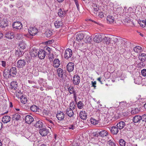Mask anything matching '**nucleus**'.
<instances>
[{
  "mask_svg": "<svg viewBox=\"0 0 146 146\" xmlns=\"http://www.w3.org/2000/svg\"><path fill=\"white\" fill-rule=\"evenodd\" d=\"M90 122L92 124L96 125L98 123V121L92 118L90 119Z\"/></svg>",
  "mask_w": 146,
  "mask_h": 146,
  "instance_id": "09e8293b",
  "label": "nucleus"
},
{
  "mask_svg": "<svg viewBox=\"0 0 146 146\" xmlns=\"http://www.w3.org/2000/svg\"><path fill=\"white\" fill-rule=\"evenodd\" d=\"M66 12V11H63L61 9H60L58 10V15L60 17H62L65 16Z\"/></svg>",
  "mask_w": 146,
  "mask_h": 146,
  "instance_id": "473e14b6",
  "label": "nucleus"
},
{
  "mask_svg": "<svg viewBox=\"0 0 146 146\" xmlns=\"http://www.w3.org/2000/svg\"><path fill=\"white\" fill-rule=\"evenodd\" d=\"M104 40L106 41V44H109L110 42H111V40L108 37H105L104 38Z\"/></svg>",
  "mask_w": 146,
  "mask_h": 146,
  "instance_id": "5fc2aeb1",
  "label": "nucleus"
},
{
  "mask_svg": "<svg viewBox=\"0 0 146 146\" xmlns=\"http://www.w3.org/2000/svg\"><path fill=\"white\" fill-rule=\"evenodd\" d=\"M141 78L139 76H136L135 77H134V81L135 84H139L141 82Z\"/></svg>",
  "mask_w": 146,
  "mask_h": 146,
  "instance_id": "c756f323",
  "label": "nucleus"
},
{
  "mask_svg": "<svg viewBox=\"0 0 146 146\" xmlns=\"http://www.w3.org/2000/svg\"><path fill=\"white\" fill-rule=\"evenodd\" d=\"M12 25L14 28L20 30L22 27V24L19 22H15Z\"/></svg>",
  "mask_w": 146,
  "mask_h": 146,
  "instance_id": "ddd939ff",
  "label": "nucleus"
},
{
  "mask_svg": "<svg viewBox=\"0 0 146 146\" xmlns=\"http://www.w3.org/2000/svg\"><path fill=\"white\" fill-rule=\"evenodd\" d=\"M57 72L59 77H62L63 73V70L61 68H59L57 69Z\"/></svg>",
  "mask_w": 146,
  "mask_h": 146,
  "instance_id": "a19ab883",
  "label": "nucleus"
},
{
  "mask_svg": "<svg viewBox=\"0 0 146 146\" xmlns=\"http://www.w3.org/2000/svg\"><path fill=\"white\" fill-rule=\"evenodd\" d=\"M28 32L31 35L33 36L37 33L38 31L35 27H31L29 29Z\"/></svg>",
  "mask_w": 146,
  "mask_h": 146,
  "instance_id": "423d86ee",
  "label": "nucleus"
},
{
  "mask_svg": "<svg viewBox=\"0 0 146 146\" xmlns=\"http://www.w3.org/2000/svg\"><path fill=\"white\" fill-rule=\"evenodd\" d=\"M46 120L47 121L46 122L48 125L49 126L48 127L51 129V127H52L54 125L55 123V121L52 119L49 118H46Z\"/></svg>",
  "mask_w": 146,
  "mask_h": 146,
  "instance_id": "6e6552de",
  "label": "nucleus"
},
{
  "mask_svg": "<svg viewBox=\"0 0 146 146\" xmlns=\"http://www.w3.org/2000/svg\"><path fill=\"white\" fill-rule=\"evenodd\" d=\"M34 120V119L31 116L27 115L25 117V121L28 124H31Z\"/></svg>",
  "mask_w": 146,
  "mask_h": 146,
  "instance_id": "a211bd4d",
  "label": "nucleus"
},
{
  "mask_svg": "<svg viewBox=\"0 0 146 146\" xmlns=\"http://www.w3.org/2000/svg\"><path fill=\"white\" fill-rule=\"evenodd\" d=\"M102 40V35L99 34L96 35L94 38V41L97 43H99L101 42Z\"/></svg>",
  "mask_w": 146,
  "mask_h": 146,
  "instance_id": "9b49d317",
  "label": "nucleus"
},
{
  "mask_svg": "<svg viewBox=\"0 0 146 146\" xmlns=\"http://www.w3.org/2000/svg\"><path fill=\"white\" fill-rule=\"evenodd\" d=\"M56 117L59 120L62 121L64 118V114L62 112L60 111L57 113Z\"/></svg>",
  "mask_w": 146,
  "mask_h": 146,
  "instance_id": "2eb2a0df",
  "label": "nucleus"
},
{
  "mask_svg": "<svg viewBox=\"0 0 146 146\" xmlns=\"http://www.w3.org/2000/svg\"><path fill=\"white\" fill-rule=\"evenodd\" d=\"M92 86L94 87V88H95L96 87V81H94L93 82V81L92 82Z\"/></svg>",
  "mask_w": 146,
  "mask_h": 146,
  "instance_id": "0e129e2a",
  "label": "nucleus"
},
{
  "mask_svg": "<svg viewBox=\"0 0 146 146\" xmlns=\"http://www.w3.org/2000/svg\"><path fill=\"white\" fill-rule=\"evenodd\" d=\"M38 52V50L35 49L31 50L29 52L30 55L33 57L36 56L37 55Z\"/></svg>",
  "mask_w": 146,
  "mask_h": 146,
  "instance_id": "b1692460",
  "label": "nucleus"
},
{
  "mask_svg": "<svg viewBox=\"0 0 146 146\" xmlns=\"http://www.w3.org/2000/svg\"><path fill=\"white\" fill-rule=\"evenodd\" d=\"M21 103L23 104L26 103L27 101V99L26 97L22 96L21 98Z\"/></svg>",
  "mask_w": 146,
  "mask_h": 146,
  "instance_id": "c03bdc74",
  "label": "nucleus"
},
{
  "mask_svg": "<svg viewBox=\"0 0 146 146\" xmlns=\"http://www.w3.org/2000/svg\"><path fill=\"white\" fill-rule=\"evenodd\" d=\"M60 64V62L57 58L55 59L54 61L53 66L54 67H58Z\"/></svg>",
  "mask_w": 146,
  "mask_h": 146,
  "instance_id": "2f4dec72",
  "label": "nucleus"
},
{
  "mask_svg": "<svg viewBox=\"0 0 146 146\" xmlns=\"http://www.w3.org/2000/svg\"><path fill=\"white\" fill-rule=\"evenodd\" d=\"M80 117L82 119L84 120L87 118V114L85 111H82L80 113Z\"/></svg>",
  "mask_w": 146,
  "mask_h": 146,
  "instance_id": "6ab92c4d",
  "label": "nucleus"
},
{
  "mask_svg": "<svg viewBox=\"0 0 146 146\" xmlns=\"http://www.w3.org/2000/svg\"><path fill=\"white\" fill-rule=\"evenodd\" d=\"M23 51H22L19 49H18L16 51L15 54L17 57H20L23 55Z\"/></svg>",
  "mask_w": 146,
  "mask_h": 146,
  "instance_id": "58836bf2",
  "label": "nucleus"
},
{
  "mask_svg": "<svg viewBox=\"0 0 146 146\" xmlns=\"http://www.w3.org/2000/svg\"><path fill=\"white\" fill-rule=\"evenodd\" d=\"M68 90L70 94H73V98L74 101L76 102L77 94L74 88L72 86H70L68 88Z\"/></svg>",
  "mask_w": 146,
  "mask_h": 146,
  "instance_id": "7ed1b4c3",
  "label": "nucleus"
},
{
  "mask_svg": "<svg viewBox=\"0 0 146 146\" xmlns=\"http://www.w3.org/2000/svg\"><path fill=\"white\" fill-rule=\"evenodd\" d=\"M45 35L47 37H50L52 34V33L51 31L48 30L45 33Z\"/></svg>",
  "mask_w": 146,
  "mask_h": 146,
  "instance_id": "8fccbe9b",
  "label": "nucleus"
},
{
  "mask_svg": "<svg viewBox=\"0 0 146 146\" xmlns=\"http://www.w3.org/2000/svg\"><path fill=\"white\" fill-rule=\"evenodd\" d=\"M119 143L121 146H125V142L123 139H120L119 140Z\"/></svg>",
  "mask_w": 146,
  "mask_h": 146,
  "instance_id": "603ef678",
  "label": "nucleus"
},
{
  "mask_svg": "<svg viewBox=\"0 0 146 146\" xmlns=\"http://www.w3.org/2000/svg\"><path fill=\"white\" fill-rule=\"evenodd\" d=\"M138 58L141 62L138 63V65L140 67L144 66L145 65H143V62L146 60V54L142 53L138 56Z\"/></svg>",
  "mask_w": 146,
  "mask_h": 146,
  "instance_id": "f03ea898",
  "label": "nucleus"
},
{
  "mask_svg": "<svg viewBox=\"0 0 146 146\" xmlns=\"http://www.w3.org/2000/svg\"><path fill=\"white\" fill-rule=\"evenodd\" d=\"M46 50L50 53V50L49 48L47 46L46 47Z\"/></svg>",
  "mask_w": 146,
  "mask_h": 146,
  "instance_id": "774afa93",
  "label": "nucleus"
},
{
  "mask_svg": "<svg viewBox=\"0 0 146 146\" xmlns=\"http://www.w3.org/2000/svg\"><path fill=\"white\" fill-rule=\"evenodd\" d=\"M106 19L107 22L108 23L114 24L115 23V21L114 17L110 15L108 16Z\"/></svg>",
  "mask_w": 146,
  "mask_h": 146,
  "instance_id": "dca6fc26",
  "label": "nucleus"
},
{
  "mask_svg": "<svg viewBox=\"0 0 146 146\" xmlns=\"http://www.w3.org/2000/svg\"><path fill=\"white\" fill-rule=\"evenodd\" d=\"M72 146H79V144L77 143H73Z\"/></svg>",
  "mask_w": 146,
  "mask_h": 146,
  "instance_id": "338daca9",
  "label": "nucleus"
},
{
  "mask_svg": "<svg viewBox=\"0 0 146 146\" xmlns=\"http://www.w3.org/2000/svg\"><path fill=\"white\" fill-rule=\"evenodd\" d=\"M142 121H146V114L143 115L142 117Z\"/></svg>",
  "mask_w": 146,
  "mask_h": 146,
  "instance_id": "bf43d9fd",
  "label": "nucleus"
},
{
  "mask_svg": "<svg viewBox=\"0 0 146 146\" xmlns=\"http://www.w3.org/2000/svg\"><path fill=\"white\" fill-rule=\"evenodd\" d=\"M66 112V114L70 117H72L74 115V112L73 110L70 108H67Z\"/></svg>",
  "mask_w": 146,
  "mask_h": 146,
  "instance_id": "4be33fe9",
  "label": "nucleus"
},
{
  "mask_svg": "<svg viewBox=\"0 0 146 146\" xmlns=\"http://www.w3.org/2000/svg\"><path fill=\"white\" fill-rule=\"evenodd\" d=\"M141 119L142 118L141 116L136 115L133 118V121L134 123H137L140 122Z\"/></svg>",
  "mask_w": 146,
  "mask_h": 146,
  "instance_id": "c85d7f7f",
  "label": "nucleus"
},
{
  "mask_svg": "<svg viewBox=\"0 0 146 146\" xmlns=\"http://www.w3.org/2000/svg\"><path fill=\"white\" fill-rule=\"evenodd\" d=\"M10 86L12 89L16 90L17 87V83L16 82H12L11 83Z\"/></svg>",
  "mask_w": 146,
  "mask_h": 146,
  "instance_id": "e433bc0d",
  "label": "nucleus"
},
{
  "mask_svg": "<svg viewBox=\"0 0 146 146\" xmlns=\"http://www.w3.org/2000/svg\"><path fill=\"white\" fill-rule=\"evenodd\" d=\"M74 64L73 63L70 62L67 65V69L69 72L72 71L74 69Z\"/></svg>",
  "mask_w": 146,
  "mask_h": 146,
  "instance_id": "4468645a",
  "label": "nucleus"
},
{
  "mask_svg": "<svg viewBox=\"0 0 146 146\" xmlns=\"http://www.w3.org/2000/svg\"><path fill=\"white\" fill-rule=\"evenodd\" d=\"M80 78L79 76L77 75H75L73 77V82L75 85H78L80 82Z\"/></svg>",
  "mask_w": 146,
  "mask_h": 146,
  "instance_id": "f8f14e48",
  "label": "nucleus"
},
{
  "mask_svg": "<svg viewBox=\"0 0 146 146\" xmlns=\"http://www.w3.org/2000/svg\"><path fill=\"white\" fill-rule=\"evenodd\" d=\"M30 110L32 111L35 112H39L40 111V109L35 105L32 106L30 107Z\"/></svg>",
  "mask_w": 146,
  "mask_h": 146,
  "instance_id": "7c9ffc66",
  "label": "nucleus"
},
{
  "mask_svg": "<svg viewBox=\"0 0 146 146\" xmlns=\"http://www.w3.org/2000/svg\"><path fill=\"white\" fill-rule=\"evenodd\" d=\"M6 21H0V26L2 27H5L7 26V23H6Z\"/></svg>",
  "mask_w": 146,
  "mask_h": 146,
  "instance_id": "a18cd8bd",
  "label": "nucleus"
},
{
  "mask_svg": "<svg viewBox=\"0 0 146 146\" xmlns=\"http://www.w3.org/2000/svg\"><path fill=\"white\" fill-rule=\"evenodd\" d=\"M3 76L6 79H8L11 76L9 69L5 70L3 72Z\"/></svg>",
  "mask_w": 146,
  "mask_h": 146,
  "instance_id": "bb28decb",
  "label": "nucleus"
},
{
  "mask_svg": "<svg viewBox=\"0 0 146 146\" xmlns=\"http://www.w3.org/2000/svg\"><path fill=\"white\" fill-rule=\"evenodd\" d=\"M46 52L44 50L41 49L38 51L37 56L40 59H44L46 56Z\"/></svg>",
  "mask_w": 146,
  "mask_h": 146,
  "instance_id": "20e7f679",
  "label": "nucleus"
},
{
  "mask_svg": "<svg viewBox=\"0 0 146 146\" xmlns=\"http://www.w3.org/2000/svg\"><path fill=\"white\" fill-rule=\"evenodd\" d=\"M72 52V50L71 49L68 48L65 50L64 55V58L66 59L71 57Z\"/></svg>",
  "mask_w": 146,
  "mask_h": 146,
  "instance_id": "0eeeda50",
  "label": "nucleus"
},
{
  "mask_svg": "<svg viewBox=\"0 0 146 146\" xmlns=\"http://www.w3.org/2000/svg\"><path fill=\"white\" fill-rule=\"evenodd\" d=\"M85 39L86 40V42H90L92 40L91 37L88 35H86V37L85 38Z\"/></svg>",
  "mask_w": 146,
  "mask_h": 146,
  "instance_id": "de8ad7c7",
  "label": "nucleus"
},
{
  "mask_svg": "<svg viewBox=\"0 0 146 146\" xmlns=\"http://www.w3.org/2000/svg\"><path fill=\"white\" fill-rule=\"evenodd\" d=\"M141 73L143 76H146V69H144L141 70Z\"/></svg>",
  "mask_w": 146,
  "mask_h": 146,
  "instance_id": "4d7b16f0",
  "label": "nucleus"
},
{
  "mask_svg": "<svg viewBox=\"0 0 146 146\" xmlns=\"http://www.w3.org/2000/svg\"><path fill=\"white\" fill-rule=\"evenodd\" d=\"M26 46V44L23 41H21L19 42V47L21 49L24 50Z\"/></svg>",
  "mask_w": 146,
  "mask_h": 146,
  "instance_id": "ea45409f",
  "label": "nucleus"
},
{
  "mask_svg": "<svg viewBox=\"0 0 146 146\" xmlns=\"http://www.w3.org/2000/svg\"><path fill=\"white\" fill-rule=\"evenodd\" d=\"M133 50L135 52H140L142 51V48L140 46H136L134 48Z\"/></svg>",
  "mask_w": 146,
  "mask_h": 146,
  "instance_id": "f704fd0d",
  "label": "nucleus"
},
{
  "mask_svg": "<svg viewBox=\"0 0 146 146\" xmlns=\"http://www.w3.org/2000/svg\"><path fill=\"white\" fill-rule=\"evenodd\" d=\"M28 82L30 84H32L33 85H34L35 84V82L31 80H28Z\"/></svg>",
  "mask_w": 146,
  "mask_h": 146,
  "instance_id": "69168bd1",
  "label": "nucleus"
},
{
  "mask_svg": "<svg viewBox=\"0 0 146 146\" xmlns=\"http://www.w3.org/2000/svg\"><path fill=\"white\" fill-rule=\"evenodd\" d=\"M84 36V35L83 33H78L76 35V40L77 41L80 42L83 39Z\"/></svg>",
  "mask_w": 146,
  "mask_h": 146,
  "instance_id": "393cba45",
  "label": "nucleus"
},
{
  "mask_svg": "<svg viewBox=\"0 0 146 146\" xmlns=\"http://www.w3.org/2000/svg\"><path fill=\"white\" fill-rule=\"evenodd\" d=\"M108 143L111 146H115V144L111 140H109L108 141Z\"/></svg>",
  "mask_w": 146,
  "mask_h": 146,
  "instance_id": "13d9d810",
  "label": "nucleus"
},
{
  "mask_svg": "<svg viewBox=\"0 0 146 146\" xmlns=\"http://www.w3.org/2000/svg\"><path fill=\"white\" fill-rule=\"evenodd\" d=\"M26 63L24 60H19L17 63V67L19 68H23L26 65Z\"/></svg>",
  "mask_w": 146,
  "mask_h": 146,
  "instance_id": "39448f33",
  "label": "nucleus"
},
{
  "mask_svg": "<svg viewBox=\"0 0 146 146\" xmlns=\"http://www.w3.org/2000/svg\"><path fill=\"white\" fill-rule=\"evenodd\" d=\"M98 15L101 18H103L104 17V15L102 12H100Z\"/></svg>",
  "mask_w": 146,
  "mask_h": 146,
  "instance_id": "052dcab7",
  "label": "nucleus"
},
{
  "mask_svg": "<svg viewBox=\"0 0 146 146\" xmlns=\"http://www.w3.org/2000/svg\"><path fill=\"white\" fill-rule=\"evenodd\" d=\"M70 108H71L73 110L75 109V108H76V104L74 102H72L70 104Z\"/></svg>",
  "mask_w": 146,
  "mask_h": 146,
  "instance_id": "3c124183",
  "label": "nucleus"
},
{
  "mask_svg": "<svg viewBox=\"0 0 146 146\" xmlns=\"http://www.w3.org/2000/svg\"><path fill=\"white\" fill-rule=\"evenodd\" d=\"M125 125V123L124 121H120L117 124L116 126L119 130H121L124 128Z\"/></svg>",
  "mask_w": 146,
  "mask_h": 146,
  "instance_id": "aec40b11",
  "label": "nucleus"
},
{
  "mask_svg": "<svg viewBox=\"0 0 146 146\" xmlns=\"http://www.w3.org/2000/svg\"><path fill=\"white\" fill-rule=\"evenodd\" d=\"M11 117L8 115L4 116L2 118V121L4 123H7L9 122L11 120Z\"/></svg>",
  "mask_w": 146,
  "mask_h": 146,
  "instance_id": "cd10ccee",
  "label": "nucleus"
},
{
  "mask_svg": "<svg viewBox=\"0 0 146 146\" xmlns=\"http://www.w3.org/2000/svg\"><path fill=\"white\" fill-rule=\"evenodd\" d=\"M92 7L94 9V12L96 14L97 13V12L99 10V5L96 4L94 3L92 5Z\"/></svg>",
  "mask_w": 146,
  "mask_h": 146,
  "instance_id": "c9c22d12",
  "label": "nucleus"
},
{
  "mask_svg": "<svg viewBox=\"0 0 146 146\" xmlns=\"http://www.w3.org/2000/svg\"><path fill=\"white\" fill-rule=\"evenodd\" d=\"M2 62V66L6 68V62L4 61H1Z\"/></svg>",
  "mask_w": 146,
  "mask_h": 146,
  "instance_id": "e2e57ef3",
  "label": "nucleus"
},
{
  "mask_svg": "<svg viewBox=\"0 0 146 146\" xmlns=\"http://www.w3.org/2000/svg\"><path fill=\"white\" fill-rule=\"evenodd\" d=\"M15 95L16 96L19 98H21L22 96V94L20 90H18V91H17L15 92Z\"/></svg>",
  "mask_w": 146,
  "mask_h": 146,
  "instance_id": "49530a36",
  "label": "nucleus"
},
{
  "mask_svg": "<svg viewBox=\"0 0 146 146\" xmlns=\"http://www.w3.org/2000/svg\"><path fill=\"white\" fill-rule=\"evenodd\" d=\"M75 128V126H74V125L72 124L70 125L69 127V129H72V130L74 129Z\"/></svg>",
  "mask_w": 146,
  "mask_h": 146,
  "instance_id": "680f3d73",
  "label": "nucleus"
},
{
  "mask_svg": "<svg viewBox=\"0 0 146 146\" xmlns=\"http://www.w3.org/2000/svg\"><path fill=\"white\" fill-rule=\"evenodd\" d=\"M112 39V40H111V42L112 41L114 42V44H116L118 46H123L124 44V42L121 39L117 38L115 37H114Z\"/></svg>",
  "mask_w": 146,
  "mask_h": 146,
  "instance_id": "f257e3e1",
  "label": "nucleus"
},
{
  "mask_svg": "<svg viewBox=\"0 0 146 146\" xmlns=\"http://www.w3.org/2000/svg\"><path fill=\"white\" fill-rule=\"evenodd\" d=\"M123 11L124 10L123 9V8L121 7H117L116 10V13L119 15L122 16H125V14H127L128 13L126 12L124 13Z\"/></svg>",
  "mask_w": 146,
  "mask_h": 146,
  "instance_id": "1a4fd4ad",
  "label": "nucleus"
},
{
  "mask_svg": "<svg viewBox=\"0 0 146 146\" xmlns=\"http://www.w3.org/2000/svg\"><path fill=\"white\" fill-rule=\"evenodd\" d=\"M5 37L9 39H12L14 38V35L12 32H7L5 35Z\"/></svg>",
  "mask_w": 146,
  "mask_h": 146,
  "instance_id": "5701e85b",
  "label": "nucleus"
},
{
  "mask_svg": "<svg viewBox=\"0 0 146 146\" xmlns=\"http://www.w3.org/2000/svg\"><path fill=\"white\" fill-rule=\"evenodd\" d=\"M54 25L56 28L61 27L62 26V22L61 21H56L54 23Z\"/></svg>",
  "mask_w": 146,
  "mask_h": 146,
  "instance_id": "a878e982",
  "label": "nucleus"
},
{
  "mask_svg": "<svg viewBox=\"0 0 146 146\" xmlns=\"http://www.w3.org/2000/svg\"><path fill=\"white\" fill-rule=\"evenodd\" d=\"M78 108L79 109L82 108L84 106V104L81 101H79L77 103Z\"/></svg>",
  "mask_w": 146,
  "mask_h": 146,
  "instance_id": "37998d69",
  "label": "nucleus"
},
{
  "mask_svg": "<svg viewBox=\"0 0 146 146\" xmlns=\"http://www.w3.org/2000/svg\"><path fill=\"white\" fill-rule=\"evenodd\" d=\"M74 0L75 3V4L76 5V6L77 7V8L78 10V11H79V10H80L79 5V3L78 2V0Z\"/></svg>",
  "mask_w": 146,
  "mask_h": 146,
  "instance_id": "6e6d98bb",
  "label": "nucleus"
},
{
  "mask_svg": "<svg viewBox=\"0 0 146 146\" xmlns=\"http://www.w3.org/2000/svg\"><path fill=\"white\" fill-rule=\"evenodd\" d=\"M49 132V130L46 128H43L39 130V133L42 136H46Z\"/></svg>",
  "mask_w": 146,
  "mask_h": 146,
  "instance_id": "9d476101",
  "label": "nucleus"
},
{
  "mask_svg": "<svg viewBox=\"0 0 146 146\" xmlns=\"http://www.w3.org/2000/svg\"><path fill=\"white\" fill-rule=\"evenodd\" d=\"M11 76L15 77L16 75L17 72L16 68L15 67H12L9 70Z\"/></svg>",
  "mask_w": 146,
  "mask_h": 146,
  "instance_id": "412c9836",
  "label": "nucleus"
},
{
  "mask_svg": "<svg viewBox=\"0 0 146 146\" xmlns=\"http://www.w3.org/2000/svg\"><path fill=\"white\" fill-rule=\"evenodd\" d=\"M110 131L113 135H116L119 132V129L116 126H113L111 127Z\"/></svg>",
  "mask_w": 146,
  "mask_h": 146,
  "instance_id": "f3484780",
  "label": "nucleus"
},
{
  "mask_svg": "<svg viewBox=\"0 0 146 146\" xmlns=\"http://www.w3.org/2000/svg\"><path fill=\"white\" fill-rule=\"evenodd\" d=\"M108 132L106 130H103L99 133L100 135L102 137L106 136L108 134Z\"/></svg>",
  "mask_w": 146,
  "mask_h": 146,
  "instance_id": "79ce46f5",
  "label": "nucleus"
},
{
  "mask_svg": "<svg viewBox=\"0 0 146 146\" xmlns=\"http://www.w3.org/2000/svg\"><path fill=\"white\" fill-rule=\"evenodd\" d=\"M139 111V110L137 108H135L131 110V113L132 114H135L138 113Z\"/></svg>",
  "mask_w": 146,
  "mask_h": 146,
  "instance_id": "864d4df0",
  "label": "nucleus"
},
{
  "mask_svg": "<svg viewBox=\"0 0 146 146\" xmlns=\"http://www.w3.org/2000/svg\"><path fill=\"white\" fill-rule=\"evenodd\" d=\"M20 117V115L18 113H15L13 114L12 118L14 120H18L19 119Z\"/></svg>",
  "mask_w": 146,
  "mask_h": 146,
  "instance_id": "4c0bfd02",
  "label": "nucleus"
},
{
  "mask_svg": "<svg viewBox=\"0 0 146 146\" xmlns=\"http://www.w3.org/2000/svg\"><path fill=\"white\" fill-rule=\"evenodd\" d=\"M34 125L36 128H40L42 127L43 123L41 121H38L36 122Z\"/></svg>",
  "mask_w": 146,
  "mask_h": 146,
  "instance_id": "72a5a7b5",
  "label": "nucleus"
}]
</instances>
